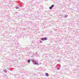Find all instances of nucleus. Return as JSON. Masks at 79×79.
I'll return each mask as SVG.
<instances>
[{"mask_svg":"<svg viewBox=\"0 0 79 79\" xmlns=\"http://www.w3.org/2000/svg\"><path fill=\"white\" fill-rule=\"evenodd\" d=\"M41 43H42V41H41Z\"/></svg>","mask_w":79,"mask_h":79,"instance_id":"nucleus-9","label":"nucleus"},{"mask_svg":"<svg viewBox=\"0 0 79 79\" xmlns=\"http://www.w3.org/2000/svg\"><path fill=\"white\" fill-rule=\"evenodd\" d=\"M16 9H18V8H19V7H16Z\"/></svg>","mask_w":79,"mask_h":79,"instance_id":"nucleus-8","label":"nucleus"},{"mask_svg":"<svg viewBox=\"0 0 79 79\" xmlns=\"http://www.w3.org/2000/svg\"><path fill=\"white\" fill-rule=\"evenodd\" d=\"M51 7L52 8H53V6H54V5H52L51 6Z\"/></svg>","mask_w":79,"mask_h":79,"instance_id":"nucleus-4","label":"nucleus"},{"mask_svg":"<svg viewBox=\"0 0 79 79\" xmlns=\"http://www.w3.org/2000/svg\"><path fill=\"white\" fill-rule=\"evenodd\" d=\"M32 61H33V63H34V64H37V62H36L35 61V60H33Z\"/></svg>","mask_w":79,"mask_h":79,"instance_id":"nucleus-1","label":"nucleus"},{"mask_svg":"<svg viewBox=\"0 0 79 79\" xmlns=\"http://www.w3.org/2000/svg\"><path fill=\"white\" fill-rule=\"evenodd\" d=\"M49 9L50 10H52V7L51 6L50 7H49Z\"/></svg>","mask_w":79,"mask_h":79,"instance_id":"nucleus-3","label":"nucleus"},{"mask_svg":"<svg viewBox=\"0 0 79 79\" xmlns=\"http://www.w3.org/2000/svg\"><path fill=\"white\" fill-rule=\"evenodd\" d=\"M45 75L46 76H47V77H48V76H49V75H48V73H46Z\"/></svg>","mask_w":79,"mask_h":79,"instance_id":"nucleus-2","label":"nucleus"},{"mask_svg":"<svg viewBox=\"0 0 79 79\" xmlns=\"http://www.w3.org/2000/svg\"><path fill=\"white\" fill-rule=\"evenodd\" d=\"M28 63H30V62H31V60H28Z\"/></svg>","mask_w":79,"mask_h":79,"instance_id":"nucleus-6","label":"nucleus"},{"mask_svg":"<svg viewBox=\"0 0 79 79\" xmlns=\"http://www.w3.org/2000/svg\"><path fill=\"white\" fill-rule=\"evenodd\" d=\"M44 39L45 40H47V38H44Z\"/></svg>","mask_w":79,"mask_h":79,"instance_id":"nucleus-5","label":"nucleus"},{"mask_svg":"<svg viewBox=\"0 0 79 79\" xmlns=\"http://www.w3.org/2000/svg\"><path fill=\"white\" fill-rule=\"evenodd\" d=\"M41 40H44V38H42Z\"/></svg>","mask_w":79,"mask_h":79,"instance_id":"nucleus-7","label":"nucleus"}]
</instances>
